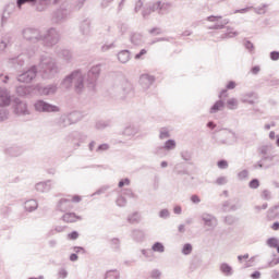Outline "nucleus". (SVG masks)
Listing matches in <instances>:
<instances>
[{"label": "nucleus", "mask_w": 279, "mask_h": 279, "mask_svg": "<svg viewBox=\"0 0 279 279\" xmlns=\"http://www.w3.org/2000/svg\"><path fill=\"white\" fill-rule=\"evenodd\" d=\"M59 58H62L65 62H71L73 60V53L70 50L62 49L61 51L57 52Z\"/></svg>", "instance_id": "72a5a7b5"}, {"label": "nucleus", "mask_w": 279, "mask_h": 279, "mask_svg": "<svg viewBox=\"0 0 279 279\" xmlns=\"http://www.w3.org/2000/svg\"><path fill=\"white\" fill-rule=\"evenodd\" d=\"M56 123H57L58 128H62V129L69 128V125H71V121L69 120L68 113L59 117Z\"/></svg>", "instance_id": "a878e982"}, {"label": "nucleus", "mask_w": 279, "mask_h": 279, "mask_svg": "<svg viewBox=\"0 0 279 279\" xmlns=\"http://www.w3.org/2000/svg\"><path fill=\"white\" fill-rule=\"evenodd\" d=\"M278 245H279V240H278V238H269V239L267 240V246H268V247H275V248L277 250Z\"/></svg>", "instance_id": "09e8293b"}, {"label": "nucleus", "mask_w": 279, "mask_h": 279, "mask_svg": "<svg viewBox=\"0 0 279 279\" xmlns=\"http://www.w3.org/2000/svg\"><path fill=\"white\" fill-rule=\"evenodd\" d=\"M118 60L122 64H128V62H130V50H121L118 52Z\"/></svg>", "instance_id": "c756f323"}, {"label": "nucleus", "mask_w": 279, "mask_h": 279, "mask_svg": "<svg viewBox=\"0 0 279 279\" xmlns=\"http://www.w3.org/2000/svg\"><path fill=\"white\" fill-rule=\"evenodd\" d=\"M45 47H54L60 43V33L54 27H51L46 31V33L41 34V40Z\"/></svg>", "instance_id": "7ed1b4c3"}, {"label": "nucleus", "mask_w": 279, "mask_h": 279, "mask_svg": "<svg viewBox=\"0 0 279 279\" xmlns=\"http://www.w3.org/2000/svg\"><path fill=\"white\" fill-rule=\"evenodd\" d=\"M201 219L204 222V226H206L207 228H211L213 230H215V228L219 226V220L213 214L203 213L201 215Z\"/></svg>", "instance_id": "9d476101"}, {"label": "nucleus", "mask_w": 279, "mask_h": 279, "mask_svg": "<svg viewBox=\"0 0 279 279\" xmlns=\"http://www.w3.org/2000/svg\"><path fill=\"white\" fill-rule=\"evenodd\" d=\"M33 107L35 112H44V113L60 112V107L56 105H51L43 99L36 100Z\"/></svg>", "instance_id": "423d86ee"}, {"label": "nucleus", "mask_w": 279, "mask_h": 279, "mask_svg": "<svg viewBox=\"0 0 279 279\" xmlns=\"http://www.w3.org/2000/svg\"><path fill=\"white\" fill-rule=\"evenodd\" d=\"M82 221V216H76L75 213H66L62 216V221L65 223H75V221Z\"/></svg>", "instance_id": "aec40b11"}, {"label": "nucleus", "mask_w": 279, "mask_h": 279, "mask_svg": "<svg viewBox=\"0 0 279 279\" xmlns=\"http://www.w3.org/2000/svg\"><path fill=\"white\" fill-rule=\"evenodd\" d=\"M9 154H10V156L19 157V156H21V154H23V150H21V148H19V147H11L9 149Z\"/></svg>", "instance_id": "603ef678"}, {"label": "nucleus", "mask_w": 279, "mask_h": 279, "mask_svg": "<svg viewBox=\"0 0 279 279\" xmlns=\"http://www.w3.org/2000/svg\"><path fill=\"white\" fill-rule=\"evenodd\" d=\"M220 136H222L223 140L218 141V145H229L230 138H234V132L230 130H222L220 132Z\"/></svg>", "instance_id": "f3484780"}, {"label": "nucleus", "mask_w": 279, "mask_h": 279, "mask_svg": "<svg viewBox=\"0 0 279 279\" xmlns=\"http://www.w3.org/2000/svg\"><path fill=\"white\" fill-rule=\"evenodd\" d=\"M16 94L19 95V97H27L28 95H32V87L23 85L17 86Z\"/></svg>", "instance_id": "c85d7f7f"}, {"label": "nucleus", "mask_w": 279, "mask_h": 279, "mask_svg": "<svg viewBox=\"0 0 279 279\" xmlns=\"http://www.w3.org/2000/svg\"><path fill=\"white\" fill-rule=\"evenodd\" d=\"M8 19H10V12H8V8H5L3 13H2V17H1L2 27L5 23H8Z\"/></svg>", "instance_id": "13d9d810"}, {"label": "nucleus", "mask_w": 279, "mask_h": 279, "mask_svg": "<svg viewBox=\"0 0 279 279\" xmlns=\"http://www.w3.org/2000/svg\"><path fill=\"white\" fill-rule=\"evenodd\" d=\"M23 36L25 40H28V43H33L35 45L36 43H40L43 33L36 28H25L23 31Z\"/></svg>", "instance_id": "1a4fd4ad"}, {"label": "nucleus", "mask_w": 279, "mask_h": 279, "mask_svg": "<svg viewBox=\"0 0 279 279\" xmlns=\"http://www.w3.org/2000/svg\"><path fill=\"white\" fill-rule=\"evenodd\" d=\"M279 217V205H276L268 209L267 218L271 221L274 219H278Z\"/></svg>", "instance_id": "2f4dec72"}, {"label": "nucleus", "mask_w": 279, "mask_h": 279, "mask_svg": "<svg viewBox=\"0 0 279 279\" xmlns=\"http://www.w3.org/2000/svg\"><path fill=\"white\" fill-rule=\"evenodd\" d=\"M227 182H228V178H227V177H219V178L216 180V184H217L218 186H223Z\"/></svg>", "instance_id": "774afa93"}, {"label": "nucleus", "mask_w": 279, "mask_h": 279, "mask_svg": "<svg viewBox=\"0 0 279 279\" xmlns=\"http://www.w3.org/2000/svg\"><path fill=\"white\" fill-rule=\"evenodd\" d=\"M117 206H119L120 208H125V206H128V199L123 196H119L116 201Z\"/></svg>", "instance_id": "3c124183"}, {"label": "nucleus", "mask_w": 279, "mask_h": 279, "mask_svg": "<svg viewBox=\"0 0 279 279\" xmlns=\"http://www.w3.org/2000/svg\"><path fill=\"white\" fill-rule=\"evenodd\" d=\"M248 175H250V171L242 170L238 173V180H247Z\"/></svg>", "instance_id": "e2e57ef3"}, {"label": "nucleus", "mask_w": 279, "mask_h": 279, "mask_svg": "<svg viewBox=\"0 0 279 279\" xmlns=\"http://www.w3.org/2000/svg\"><path fill=\"white\" fill-rule=\"evenodd\" d=\"M170 136H171V134L169 133V131L167 129L160 130V133H159L160 141H165V138H169Z\"/></svg>", "instance_id": "4d7b16f0"}, {"label": "nucleus", "mask_w": 279, "mask_h": 279, "mask_svg": "<svg viewBox=\"0 0 279 279\" xmlns=\"http://www.w3.org/2000/svg\"><path fill=\"white\" fill-rule=\"evenodd\" d=\"M262 199L269 202V199H271V192L269 190H264L262 192Z\"/></svg>", "instance_id": "338daca9"}, {"label": "nucleus", "mask_w": 279, "mask_h": 279, "mask_svg": "<svg viewBox=\"0 0 279 279\" xmlns=\"http://www.w3.org/2000/svg\"><path fill=\"white\" fill-rule=\"evenodd\" d=\"M38 69L44 80H53V77L59 73L56 59L49 54H43L40 57Z\"/></svg>", "instance_id": "f257e3e1"}, {"label": "nucleus", "mask_w": 279, "mask_h": 279, "mask_svg": "<svg viewBox=\"0 0 279 279\" xmlns=\"http://www.w3.org/2000/svg\"><path fill=\"white\" fill-rule=\"evenodd\" d=\"M223 221L227 226H234V223H236V218L232 215H229L223 218Z\"/></svg>", "instance_id": "8fccbe9b"}, {"label": "nucleus", "mask_w": 279, "mask_h": 279, "mask_svg": "<svg viewBox=\"0 0 279 279\" xmlns=\"http://www.w3.org/2000/svg\"><path fill=\"white\" fill-rule=\"evenodd\" d=\"M35 189L38 193H49L51 191V180L37 183Z\"/></svg>", "instance_id": "6ab92c4d"}, {"label": "nucleus", "mask_w": 279, "mask_h": 279, "mask_svg": "<svg viewBox=\"0 0 279 279\" xmlns=\"http://www.w3.org/2000/svg\"><path fill=\"white\" fill-rule=\"evenodd\" d=\"M153 252H158L159 254H162L165 252V244L161 242H155L151 246Z\"/></svg>", "instance_id": "a19ab883"}, {"label": "nucleus", "mask_w": 279, "mask_h": 279, "mask_svg": "<svg viewBox=\"0 0 279 279\" xmlns=\"http://www.w3.org/2000/svg\"><path fill=\"white\" fill-rule=\"evenodd\" d=\"M9 64H12L15 69L25 66V56L20 54L17 57L9 59Z\"/></svg>", "instance_id": "a211bd4d"}, {"label": "nucleus", "mask_w": 279, "mask_h": 279, "mask_svg": "<svg viewBox=\"0 0 279 279\" xmlns=\"http://www.w3.org/2000/svg\"><path fill=\"white\" fill-rule=\"evenodd\" d=\"M106 128H110V121L100 120L96 123V130H106Z\"/></svg>", "instance_id": "49530a36"}, {"label": "nucleus", "mask_w": 279, "mask_h": 279, "mask_svg": "<svg viewBox=\"0 0 279 279\" xmlns=\"http://www.w3.org/2000/svg\"><path fill=\"white\" fill-rule=\"evenodd\" d=\"M250 189H258L260 186V181L258 179H253L248 182Z\"/></svg>", "instance_id": "0e129e2a"}, {"label": "nucleus", "mask_w": 279, "mask_h": 279, "mask_svg": "<svg viewBox=\"0 0 279 279\" xmlns=\"http://www.w3.org/2000/svg\"><path fill=\"white\" fill-rule=\"evenodd\" d=\"M154 82H156V77L149 74H142L140 76V84L144 90H147Z\"/></svg>", "instance_id": "4468645a"}, {"label": "nucleus", "mask_w": 279, "mask_h": 279, "mask_svg": "<svg viewBox=\"0 0 279 279\" xmlns=\"http://www.w3.org/2000/svg\"><path fill=\"white\" fill-rule=\"evenodd\" d=\"M108 149H110V144H100L97 148H96V153L97 154H104V151H108Z\"/></svg>", "instance_id": "5fc2aeb1"}, {"label": "nucleus", "mask_w": 279, "mask_h": 279, "mask_svg": "<svg viewBox=\"0 0 279 279\" xmlns=\"http://www.w3.org/2000/svg\"><path fill=\"white\" fill-rule=\"evenodd\" d=\"M165 150H166L165 146H162V145L156 146V147L153 149V154H154L155 156H159V158H162L163 156H166Z\"/></svg>", "instance_id": "58836bf2"}, {"label": "nucleus", "mask_w": 279, "mask_h": 279, "mask_svg": "<svg viewBox=\"0 0 279 279\" xmlns=\"http://www.w3.org/2000/svg\"><path fill=\"white\" fill-rule=\"evenodd\" d=\"M10 116V111L5 108H0V123L2 121H7L8 117Z\"/></svg>", "instance_id": "864d4df0"}, {"label": "nucleus", "mask_w": 279, "mask_h": 279, "mask_svg": "<svg viewBox=\"0 0 279 279\" xmlns=\"http://www.w3.org/2000/svg\"><path fill=\"white\" fill-rule=\"evenodd\" d=\"M10 104H12L10 92L5 88H0V108H5V106H10Z\"/></svg>", "instance_id": "ddd939ff"}, {"label": "nucleus", "mask_w": 279, "mask_h": 279, "mask_svg": "<svg viewBox=\"0 0 279 279\" xmlns=\"http://www.w3.org/2000/svg\"><path fill=\"white\" fill-rule=\"evenodd\" d=\"M163 147H165V149H167V151H171V149H175V142H174V140L166 141Z\"/></svg>", "instance_id": "de8ad7c7"}, {"label": "nucleus", "mask_w": 279, "mask_h": 279, "mask_svg": "<svg viewBox=\"0 0 279 279\" xmlns=\"http://www.w3.org/2000/svg\"><path fill=\"white\" fill-rule=\"evenodd\" d=\"M228 110H236L239 108V100L236 98H230L227 100Z\"/></svg>", "instance_id": "4c0bfd02"}, {"label": "nucleus", "mask_w": 279, "mask_h": 279, "mask_svg": "<svg viewBox=\"0 0 279 279\" xmlns=\"http://www.w3.org/2000/svg\"><path fill=\"white\" fill-rule=\"evenodd\" d=\"M10 43H12V35L5 34L4 36H2L0 41V53H3L7 47H10Z\"/></svg>", "instance_id": "5701e85b"}, {"label": "nucleus", "mask_w": 279, "mask_h": 279, "mask_svg": "<svg viewBox=\"0 0 279 279\" xmlns=\"http://www.w3.org/2000/svg\"><path fill=\"white\" fill-rule=\"evenodd\" d=\"M226 108V102L223 100H217L209 109L210 114H217V112H220V110H223Z\"/></svg>", "instance_id": "393cba45"}, {"label": "nucleus", "mask_w": 279, "mask_h": 279, "mask_svg": "<svg viewBox=\"0 0 279 279\" xmlns=\"http://www.w3.org/2000/svg\"><path fill=\"white\" fill-rule=\"evenodd\" d=\"M68 118L71 125H73L74 123H78V121H82V119H84V114H82V112L80 111H72L68 113Z\"/></svg>", "instance_id": "412c9836"}, {"label": "nucleus", "mask_w": 279, "mask_h": 279, "mask_svg": "<svg viewBox=\"0 0 279 279\" xmlns=\"http://www.w3.org/2000/svg\"><path fill=\"white\" fill-rule=\"evenodd\" d=\"M171 12V2H162L159 1V11L158 14L160 16H165V14H169Z\"/></svg>", "instance_id": "b1692460"}, {"label": "nucleus", "mask_w": 279, "mask_h": 279, "mask_svg": "<svg viewBox=\"0 0 279 279\" xmlns=\"http://www.w3.org/2000/svg\"><path fill=\"white\" fill-rule=\"evenodd\" d=\"M13 112L17 117H27V114H31L27 102L21 100L20 98H15L13 100Z\"/></svg>", "instance_id": "6e6552de"}, {"label": "nucleus", "mask_w": 279, "mask_h": 279, "mask_svg": "<svg viewBox=\"0 0 279 279\" xmlns=\"http://www.w3.org/2000/svg\"><path fill=\"white\" fill-rule=\"evenodd\" d=\"M122 136H136L138 129L134 125H129L122 131Z\"/></svg>", "instance_id": "7c9ffc66"}, {"label": "nucleus", "mask_w": 279, "mask_h": 279, "mask_svg": "<svg viewBox=\"0 0 279 279\" xmlns=\"http://www.w3.org/2000/svg\"><path fill=\"white\" fill-rule=\"evenodd\" d=\"M80 33L85 37V41L90 36V19L86 17L80 23Z\"/></svg>", "instance_id": "2eb2a0df"}, {"label": "nucleus", "mask_w": 279, "mask_h": 279, "mask_svg": "<svg viewBox=\"0 0 279 279\" xmlns=\"http://www.w3.org/2000/svg\"><path fill=\"white\" fill-rule=\"evenodd\" d=\"M160 219H169L171 217V213H169V209H161L159 211Z\"/></svg>", "instance_id": "680f3d73"}, {"label": "nucleus", "mask_w": 279, "mask_h": 279, "mask_svg": "<svg viewBox=\"0 0 279 279\" xmlns=\"http://www.w3.org/2000/svg\"><path fill=\"white\" fill-rule=\"evenodd\" d=\"M130 43L135 47H141V45H143V35L140 33H132L130 35Z\"/></svg>", "instance_id": "4be33fe9"}, {"label": "nucleus", "mask_w": 279, "mask_h": 279, "mask_svg": "<svg viewBox=\"0 0 279 279\" xmlns=\"http://www.w3.org/2000/svg\"><path fill=\"white\" fill-rule=\"evenodd\" d=\"M37 92L39 93V95H41L44 97H49V96L56 95V93H58V85L50 84L47 86H37Z\"/></svg>", "instance_id": "9b49d317"}, {"label": "nucleus", "mask_w": 279, "mask_h": 279, "mask_svg": "<svg viewBox=\"0 0 279 279\" xmlns=\"http://www.w3.org/2000/svg\"><path fill=\"white\" fill-rule=\"evenodd\" d=\"M181 158L185 162H191V160H193V153L189 150H183L181 151Z\"/></svg>", "instance_id": "79ce46f5"}, {"label": "nucleus", "mask_w": 279, "mask_h": 279, "mask_svg": "<svg viewBox=\"0 0 279 279\" xmlns=\"http://www.w3.org/2000/svg\"><path fill=\"white\" fill-rule=\"evenodd\" d=\"M239 35V32L232 31V27H227V33H225L221 38H234Z\"/></svg>", "instance_id": "ea45409f"}, {"label": "nucleus", "mask_w": 279, "mask_h": 279, "mask_svg": "<svg viewBox=\"0 0 279 279\" xmlns=\"http://www.w3.org/2000/svg\"><path fill=\"white\" fill-rule=\"evenodd\" d=\"M74 80H75V76H73V73H71L63 78V81L61 82V86H63V88H66V90H69V88H73Z\"/></svg>", "instance_id": "bb28decb"}, {"label": "nucleus", "mask_w": 279, "mask_h": 279, "mask_svg": "<svg viewBox=\"0 0 279 279\" xmlns=\"http://www.w3.org/2000/svg\"><path fill=\"white\" fill-rule=\"evenodd\" d=\"M132 238L134 241L141 242L143 239H145V233L142 230L135 229L132 232Z\"/></svg>", "instance_id": "e433bc0d"}, {"label": "nucleus", "mask_w": 279, "mask_h": 279, "mask_svg": "<svg viewBox=\"0 0 279 279\" xmlns=\"http://www.w3.org/2000/svg\"><path fill=\"white\" fill-rule=\"evenodd\" d=\"M99 73H101V64L92 66V69L87 72L86 86L88 90H95L97 80H99Z\"/></svg>", "instance_id": "20e7f679"}, {"label": "nucleus", "mask_w": 279, "mask_h": 279, "mask_svg": "<svg viewBox=\"0 0 279 279\" xmlns=\"http://www.w3.org/2000/svg\"><path fill=\"white\" fill-rule=\"evenodd\" d=\"M120 274L118 270H108L105 275V279H119Z\"/></svg>", "instance_id": "a18cd8bd"}, {"label": "nucleus", "mask_w": 279, "mask_h": 279, "mask_svg": "<svg viewBox=\"0 0 279 279\" xmlns=\"http://www.w3.org/2000/svg\"><path fill=\"white\" fill-rule=\"evenodd\" d=\"M161 276H162V272L160 271V269H153L150 271V278L153 279H160Z\"/></svg>", "instance_id": "052dcab7"}, {"label": "nucleus", "mask_w": 279, "mask_h": 279, "mask_svg": "<svg viewBox=\"0 0 279 279\" xmlns=\"http://www.w3.org/2000/svg\"><path fill=\"white\" fill-rule=\"evenodd\" d=\"M218 169H228V160L220 159L217 161Z\"/></svg>", "instance_id": "69168bd1"}, {"label": "nucleus", "mask_w": 279, "mask_h": 279, "mask_svg": "<svg viewBox=\"0 0 279 279\" xmlns=\"http://www.w3.org/2000/svg\"><path fill=\"white\" fill-rule=\"evenodd\" d=\"M72 77H74L73 88L76 95H82L86 90V80L82 74V71L75 70L72 72Z\"/></svg>", "instance_id": "39448f33"}, {"label": "nucleus", "mask_w": 279, "mask_h": 279, "mask_svg": "<svg viewBox=\"0 0 279 279\" xmlns=\"http://www.w3.org/2000/svg\"><path fill=\"white\" fill-rule=\"evenodd\" d=\"M129 223H138L141 221V216L138 215V211L133 213L128 217Z\"/></svg>", "instance_id": "37998d69"}, {"label": "nucleus", "mask_w": 279, "mask_h": 279, "mask_svg": "<svg viewBox=\"0 0 279 279\" xmlns=\"http://www.w3.org/2000/svg\"><path fill=\"white\" fill-rule=\"evenodd\" d=\"M88 3V0H76L73 3H71L72 12H80L84 5Z\"/></svg>", "instance_id": "473e14b6"}, {"label": "nucleus", "mask_w": 279, "mask_h": 279, "mask_svg": "<svg viewBox=\"0 0 279 279\" xmlns=\"http://www.w3.org/2000/svg\"><path fill=\"white\" fill-rule=\"evenodd\" d=\"M73 14V9L71 8V2H63L59 9L53 13V21L56 23H66L68 19H71Z\"/></svg>", "instance_id": "f03ea898"}, {"label": "nucleus", "mask_w": 279, "mask_h": 279, "mask_svg": "<svg viewBox=\"0 0 279 279\" xmlns=\"http://www.w3.org/2000/svg\"><path fill=\"white\" fill-rule=\"evenodd\" d=\"M36 75H38V68L36 65H32L17 76V82L29 84L36 78Z\"/></svg>", "instance_id": "0eeeda50"}, {"label": "nucleus", "mask_w": 279, "mask_h": 279, "mask_svg": "<svg viewBox=\"0 0 279 279\" xmlns=\"http://www.w3.org/2000/svg\"><path fill=\"white\" fill-rule=\"evenodd\" d=\"M73 208V201L69 198H61L57 204V210L66 213Z\"/></svg>", "instance_id": "f8f14e48"}, {"label": "nucleus", "mask_w": 279, "mask_h": 279, "mask_svg": "<svg viewBox=\"0 0 279 279\" xmlns=\"http://www.w3.org/2000/svg\"><path fill=\"white\" fill-rule=\"evenodd\" d=\"M220 271L225 276H232V266H230L228 263H222L220 265Z\"/></svg>", "instance_id": "c9c22d12"}, {"label": "nucleus", "mask_w": 279, "mask_h": 279, "mask_svg": "<svg viewBox=\"0 0 279 279\" xmlns=\"http://www.w3.org/2000/svg\"><path fill=\"white\" fill-rule=\"evenodd\" d=\"M148 8L150 12H160V1L149 4Z\"/></svg>", "instance_id": "bf43d9fd"}, {"label": "nucleus", "mask_w": 279, "mask_h": 279, "mask_svg": "<svg viewBox=\"0 0 279 279\" xmlns=\"http://www.w3.org/2000/svg\"><path fill=\"white\" fill-rule=\"evenodd\" d=\"M254 99H258V94L254 92H248V93L242 94L241 96L242 104H250V106H254V104H256Z\"/></svg>", "instance_id": "dca6fc26"}, {"label": "nucleus", "mask_w": 279, "mask_h": 279, "mask_svg": "<svg viewBox=\"0 0 279 279\" xmlns=\"http://www.w3.org/2000/svg\"><path fill=\"white\" fill-rule=\"evenodd\" d=\"M114 3V0H100V8L101 10H106L107 8H110Z\"/></svg>", "instance_id": "6e6d98bb"}, {"label": "nucleus", "mask_w": 279, "mask_h": 279, "mask_svg": "<svg viewBox=\"0 0 279 279\" xmlns=\"http://www.w3.org/2000/svg\"><path fill=\"white\" fill-rule=\"evenodd\" d=\"M181 252L184 256L191 255L193 252V245L191 243H185Z\"/></svg>", "instance_id": "c03bdc74"}, {"label": "nucleus", "mask_w": 279, "mask_h": 279, "mask_svg": "<svg viewBox=\"0 0 279 279\" xmlns=\"http://www.w3.org/2000/svg\"><path fill=\"white\" fill-rule=\"evenodd\" d=\"M36 3H39V0H16V8L21 10L23 5H36Z\"/></svg>", "instance_id": "f704fd0d"}, {"label": "nucleus", "mask_w": 279, "mask_h": 279, "mask_svg": "<svg viewBox=\"0 0 279 279\" xmlns=\"http://www.w3.org/2000/svg\"><path fill=\"white\" fill-rule=\"evenodd\" d=\"M24 208L27 213H34V210L38 209V202L36 199H28L25 202Z\"/></svg>", "instance_id": "cd10ccee"}]
</instances>
